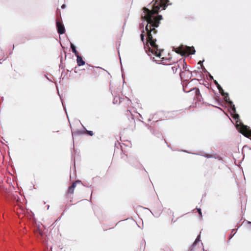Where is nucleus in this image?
Masks as SVG:
<instances>
[{"label": "nucleus", "mask_w": 251, "mask_h": 251, "mask_svg": "<svg viewBox=\"0 0 251 251\" xmlns=\"http://www.w3.org/2000/svg\"><path fill=\"white\" fill-rule=\"evenodd\" d=\"M168 1V0H154V3L151 5V10L146 7L143 8L144 15L142 16V18L147 22L145 27L147 35V43L145 45V48L146 49L148 47L149 52L157 57L161 56V50L158 49V45L156 44L155 35L157 30L155 28L159 26L162 16L156 15L158 13L160 8H162L163 10L165 9Z\"/></svg>", "instance_id": "nucleus-1"}, {"label": "nucleus", "mask_w": 251, "mask_h": 251, "mask_svg": "<svg viewBox=\"0 0 251 251\" xmlns=\"http://www.w3.org/2000/svg\"><path fill=\"white\" fill-rule=\"evenodd\" d=\"M176 52L181 55H188L189 54H194L195 50L194 47L183 46V45H181L178 48L176 49Z\"/></svg>", "instance_id": "nucleus-2"}, {"label": "nucleus", "mask_w": 251, "mask_h": 251, "mask_svg": "<svg viewBox=\"0 0 251 251\" xmlns=\"http://www.w3.org/2000/svg\"><path fill=\"white\" fill-rule=\"evenodd\" d=\"M131 100L127 97L121 98V99L120 100V102H119L121 109L123 110H126L128 109Z\"/></svg>", "instance_id": "nucleus-3"}, {"label": "nucleus", "mask_w": 251, "mask_h": 251, "mask_svg": "<svg viewBox=\"0 0 251 251\" xmlns=\"http://www.w3.org/2000/svg\"><path fill=\"white\" fill-rule=\"evenodd\" d=\"M181 80L188 81L192 77V72L189 70H181L179 73Z\"/></svg>", "instance_id": "nucleus-4"}, {"label": "nucleus", "mask_w": 251, "mask_h": 251, "mask_svg": "<svg viewBox=\"0 0 251 251\" xmlns=\"http://www.w3.org/2000/svg\"><path fill=\"white\" fill-rule=\"evenodd\" d=\"M242 134L251 139V129L246 126H242Z\"/></svg>", "instance_id": "nucleus-5"}, {"label": "nucleus", "mask_w": 251, "mask_h": 251, "mask_svg": "<svg viewBox=\"0 0 251 251\" xmlns=\"http://www.w3.org/2000/svg\"><path fill=\"white\" fill-rule=\"evenodd\" d=\"M225 96V97L224 98L225 100L229 104V105L231 108L232 111L234 113H235L236 109H235V105H234V104H233V102L231 100H230L229 98L228 97V93H226Z\"/></svg>", "instance_id": "nucleus-6"}, {"label": "nucleus", "mask_w": 251, "mask_h": 251, "mask_svg": "<svg viewBox=\"0 0 251 251\" xmlns=\"http://www.w3.org/2000/svg\"><path fill=\"white\" fill-rule=\"evenodd\" d=\"M77 183H78V181H75L72 184L71 186L69 187L67 192L66 194L67 197H69L70 195H72L74 194L75 188L76 187V185Z\"/></svg>", "instance_id": "nucleus-7"}, {"label": "nucleus", "mask_w": 251, "mask_h": 251, "mask_svg": "<svg viewBox=\"0 0 251 251\" xmlns=\"http://www.w3.org/2000/svg\"><path fill=\"white\" fill-rule=\"evenodd\" d=\"M57 31L59 34H62L65 32V28L63 24L59 21L56 22Z\"/></svg>", "instance_id": "nucleus-8"}, {"label": "nucleus", "mask_w": 251, "mask_h": 251, "mask_svg": "<svg viewBox=\"0 0 251 251\" xmlns=\"http://www.w3.org/2000/svg\"><path fill=\"white\" fill-rule=\"evenodd\" d=\"M76 56V61L78 66H82L85 64V62L83 61L82 58L79 56V54Z\"/></svg>", "instance_id": "nucleus-9"}, {"label": "nucleus", "mask_w": 251, "mask_h": 251, "mask_svg": "<svg viewBox=\"0 0 251 251\" xmlns=\"http://www.w3.org/2000/svg\"><path fill=\"white\" fill-rule=\"evenodd\" d=\"M179 68L180 66L179 64H178V62L175 64L174 66L171 67L173 74H175Z\"/></svg>", "instance_id": "nucleus-10"}, {"label": "nucleus", "mask_w": 251, "mask_h": 251, "mask_svg": "<svg viewBox=\"0 0 251 251\" xmlns=\"http://www.w3.org/2000/svg\"><path fill=\"white\" fill-rule=\"evenodd\" d=\"M178 64H179L180 67V66L183 67V70H188L187 69V64L184 60L179 61V62H178Z\"/></svg>", "instance_id": "nucleus-11"}, {"label": "nucleus", "mask_w": 251, "mask_h": 251, "mask_svg": "<svg viewBox=\"0 0 251 251\" xmlns=\"http://www.w3.org/2000/svg\"><path fill=\"white\" fill-rule=\"evenodd\" d=\"M193 90L195 91V95L197 97V99H200V97H201V95L200 91L199 89L197 88H195L193 89Z\"/></svg>", "instance_id": "nucleus-12"}, {"label": "nucleus", "mask_w": 251, "mask_h": 251, "mask_svg": "<svg viewBox=\"0 0 251 251\" xmlns=\"http://www.w3.org/2000/svg\"><path fill=\"white\" fill-rule=\"evenodd\" d=\"M71 49L72 50V51L75 53V56H76L78 54H79V53L76 50L75 46L73 44H71Z\"/></svg>", "instance_id": "nucleus-13"}, {"label": "nucleus", "mask_w": 251, "mask_h": 251, "mask_svg": "<svg viewBox=\"0 0 251 251\" xmlns=\"http://www.w3.org/2000/svg\"><path fill=\"white\" fill-rule=\"evenodd\" d=\"M219 92H220V93L221 94V95L223 96H225V93L224 92V90L223 89V88H222V87L220 85L218 86L217 87Z\"/></svg>", "instance_id": "nucleus-14"}, {"label": "nucleus", "mask_w": 251, "mask_h": 251, "mask_svg": "<svg viewBox=\"0 0 251 251\" xmlns=\"http://www.w3.org/2000/svg\"><path fill=\"white\" fill-rule=\"evenodd\" d=\"M120 99H121V98H120L119 97H115L113 100V103L114 104L119 103V102H120Z\"/></svg>", "instance_id": "nucleus-15"}, {"label": "nucleus", "mask_w": 251, "mask_h": 251, "mask_svg": "<svg viewBox=\"0 0 251 251\" xmlns=\"http://www.w3.org/2000/svg\"><path fill=\"white\" fill-rule=\"evenodd\" d=\"M144 30H143L142 31V33L141 34V39L142 40V41L143 42V44L145 45V43H144V39H145V35L144 34Z\"/></svg>", "instance_id": "nucleus-16"}, {"label": "nucleus", "mask_w": 251, "mask_h": 251, "mask_svg": "<svg viewBox=\"0 0 251 251\" xmlns=\"http://www.w3.org/2000/svg\"><path fill=\"white\" fill-rule=\"evenodd\" d=\"M85 132L87 134H88V135H89L90 136H91L94 135L93 132L92 131H89V130H87L86 129Z\"/></svg>", "instance_id": "nucleus-17"}, {"label": "nucleus", "mask_w": 251, "mask_h": 251, "mask_svg": "<svg viewBox=\"0 0 251 251\" xmlns=\"http://www.w3.org/2000/svg\"><path fill=\"white\" fill-rule=\"evenodd\" d=\"M197 211L200 215V216L201 217H202V213H201V209L200 208H197Z\"/></svg>", "instance_id": "nucleus-18"}, {"label": "nucleus", "mask_w": 251, "mask_h": 251, "mask_svg": "<svg viewBox=\"0 0 251 251\" xmlns=\"http://www.w3.org/2000/svg\"><path fill=\"white\" fill-rule=\"evenodd\" d=\"M214 83L215 84V85L217 86V87H218V86L220 85V84L218 83V82L216 80H214Z\"/></svg>", "instance_id": "nucleus-19"}, {"label": "nucleus", "mask_w": 251, "mask_h": 251, "mask_svg": "<svg viewBox=\"0 0 251 251\" xmlns=\"http://www.w3.org/2000/svg\"><path fill=\"white\" fill-rule=\"evenodd\" d=\"M205 156L207 157V158H210V157H212V155L206 154V155H205Z\"/></svg>", "instance_id": "nucleus-20"}, {"label": "nucleus", "mask_w": 251, "mask_h": 251, "mask_svg": "<svg viewBox=\"0 0 251 251\" xmlns=\"http://www.w3.org/2000/svg\"><path fill=\"white\" fill-rule=\"evenodd\" d=\"M66 7V5L63 4L62 6H61V8H64L65 7Z\"/></svg>", "instance_id": "nucleus-21"}, {"label": "nucleus", "mask_w": 251, "mask_h": 251, "mask_svg": "<svg viewBox=\"0 0 251 251\" xmlns=\"http://www.w3.org/2000/svg\"><path fill=\"white\" fill-rule=\"evenodd\" d=\"M18 207H19L20 210H21V211H23V207H21V206H18Z\"/></svg>", "instance_id": "nucleus-22"}, {"label": "nucleus", "mask_w": 251, "mask_h": 251, "mask_svg": "<svg viewBox=\"0 0 251 251\" xmlns=\"http://www.w3.org/2000/svg\"><path fill=\"white\" fill-rule=\"evenodd\" d=\"M132 123L133 125H135V122L134 120H133V121L132 122Z\"/></svg>", "instance_id": "nucleus-23"}, {"label": "nucleus", "mask_w": 251, "mask_h": 251, "mask_svg": "<svg viewBox=\"0 0 251 251\" xmlns=\"http://www.w3.org/2000/svg\"><path fill=\"white\" fill-rule=\"evenodd\" d=\"M199 64H201L202 63V62L201 61H200L198 63Z\"/></svg>", "instance_id": "nucleus-24"}, {"label": "nucleus", "mask_w": 251, "mask_h": 251, "mask_svg": "<svg viewBox=\"0 0 251 251\" xmlns=\"http://www.w3.org/2000/svg\"><path fill=\"white\" fill-rule=\"evenodd\" d=\"M249 224H251V222H249Z\"/></svg>", "instance_id": "nucleus-25"}]
</instances>
